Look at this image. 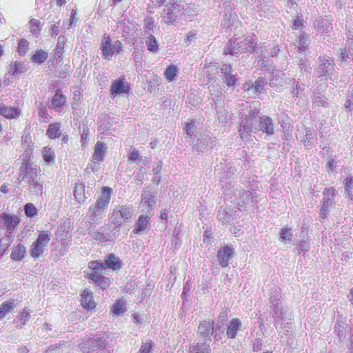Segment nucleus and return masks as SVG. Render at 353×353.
<instances>
[{
	"mask_svg": "<svg viewBox=\"0 0 353 353\" xmlns=\"http://www.w3.org/2000/svg\"><path fill=\"white\" fill-rule=\"evenodd\" d=\"M110 118L104 117L101 119L99 125V130L101 134L105 133L111 129V123L110 122Z\"/></svg>",
	"mask_w": 353,
	"mask_h": 353,
	"instance_id": "57",
	"label": "nucleus"
},
{
	"mask_svg": "<svg viewBox=\"0 0 353 353\" xmlns=\"http://www.w3.org/2000/svg\"><path fill=\"white\" fill-rule=\"evenodd\" d=\"M125 311V303L123 300H118L114 305L112 312L115 314H121Z\"/></svg>",
	"mask_w": 353,
	"mask_h": 353,
	"instance_id": "56",
	"label": "nucleus"
},
{
	"mask_svg": "<svg viewBox=\"0 0 353 353\" xmlns=\"http://www.w3.org/2000/svg\"><path fill=\"white\" fill-rule=\"evenodd\" d=\"M257 39L253 34L248 35L242 41L237 42V50L233 51L234 53L252 52L255 50L256 47Z\"/></svg>",
	"mask_w": 353,
	"mask_h": 353,
	"instance_id": "9",
	"label": "nucleus"
},
{
	"mask_svg": "<svg viewBox=\"0 0 353 353\" xmlns=\"http://www.w3.org/2000/svg\"><path fill=\"white\" fill-rule=\"evenodd\" d=\"M302 141L307 149H310L317 144V138L310 129L305 128V134L303 137Z\"/></svg>",
	"mask_w": 353,
	"mask_h": 353,
	"instance_id": "24",
	"label": "nucleus"
},
{
	"mask_svg": "<svg viewBox=\"0 0 353 353\" xmlns=\"http://www.w3.org/2000/svg\"><path fill=\"white\" fill-rule=\"evenodd\" d=\"M89 234L93 240L98 243L107 242L111 239L110 230L106 227H101L97 230H92Z\"/></svg>",
	"mask_w": 353,
	"mask_h": 353,
	"instance_id": "13",
	"label": "nucleus"
},
{
	"mask_svg": "<svg viewBox=\"0 0 353 353\" xmlns=\"http://www.w3.org/2000/svg\"><path fill=\"white\" fill-rule=\"evenodd\" d=\"M61 124L59 123H50L48 125L46 134L50 139H55L59 137L61 134Z\"/></svg>",
	"mask_w": 353,
	"mask_h": 353,
	"instance_id": "41",
	"label": "nucleus"
},
{
	"mask_svg": "<svg viewBox=\"0 0 353 353\" xmlns=\"http://www.w3.org/2000/svg\"><path fill=\"white\" fill-rule=\"evenodd\" d=\"M234 253V249L230 246H224L221 248L217 253V258L219 265L225 268L228 265L229 260L232 258Z\"/></svg>",
	"mask_w": 353,
	"mask_h": 353,
	"instance_id": "15",
	"label": "nucleus"
},
{
	"mask_svg": "<svg viewBox=\"0 0 353 353\" xmlns=\"http://www.w3.org/2000/svg\"><path fill=\"white\" fill-rule=\"evenodd\" d=\"M48 57V54L43 50L36 51L32 55L31 61L36 63H42L46 61Z\"/></svg>",
	"mask_w": 353,
	"mask_h": 353,
	"instance_id": "46",
	"label": "nucleus"
},
{
	"mask_svg": "<svg viewBox=\"0 0 353 353\" xmlns=\"http://www.w3.org/2000/svg\"><path fill=\"white\" fill-rule=\"evenodd\" d=\"M40 168L38 165L29 161L24 162L19 169V180L27 185L33 183L37 180Z\"/></svg>",
	"mask_w": 353,
	"mask_h": 353,
	"instance_id": "3",
	"label": "nucleus"
},
{
	"mask_svg": "<svg viewBox=\"0 0 353 353\" xmlns=\"http://www.w3.org/2000/svg\"><path fill=\"white\" fill-rule=\"evenodd\" d=\"M44 353H69V348L65 345H52Z\"/></svg>",
	"mask_w": 353,
	"mask_h": 353,
	"instance_id": "52",
	"label": "nucleus"
},
{
	"mask_svg": "<svg viewBox=\"0 0 353 353\" xmlns=\"http://www.w3.org/2000/svg\"><path fill=\"white\" fill-rule=\"evenodd\" d=\"M42 157H43V160L48 164H51L54 162V158H55L54 152H53V150L51 148H50L48 147L43 148V149L42 150Z\"/></svg>",
	"mask_w": 353,
	"mask_h": 353,
	"instance_id": "47",
	"label": "nucleus"
},
{
	"mask_svg": "<svg viewBox=\"0 0 353 353\" xmlns=\"http://www.w3.org/2000/svg\"><path fill=\"white\" fill-rule=\"evenodd\" d=\"M183 9L179 3H170L163 9L161 17L165 23H173Z\"/></svg>",
	"mask_w": 353,
	"mask_h": 353,
	"instance_id": "8",
	"label": "nucleus"
},
{
	"mask_svg": "<svg viewBox=\"0 0 353 353\" xmlns=\"http://www.w3.org/2000/svg\"><path fill=\"white\" fill-rule=\"evenodd\" d=\"M191 353H210V349L205 343L197 344L190 348Z\"/></svg>",
	"mask_w": 353,
	"mask_h": 353,
	"instance_id": "53",
	"label": "nucleus"
},
{
	"mask_svg": "<svg viewBox=\"0 0 353 353\" xmlns=\"http://www.w3.org/2000/svg\"><path fill=\"white\" fill-rule=\"evenodd\" d=\"M129 91L130 86L127 83L125 82L124 78L114 81L112 83L110 92L111 94L114 96L128 94Z\"/></svg>",
	"mask_w": 353,
	"mask_h": 353,
	"instance_id": "14",
	"label": "nucleus"
},
{
	"mask_svg": "<svg viewBox=\"0 0 353 353\" xmlns=\"http://www.w3.org/2000/svg\"><path fill=\"white\" fill-rule=\"evenodd\" d=\"M152 342L150 340H146L142 342L141 345L137 353H151L152 348Z\"/></svg>",
	"mask_w": 353,
	"mask_h": 353,
	"instance_id": "60",
	"label": "nucleus"
},
{
	"mask_svg": "<svg viewBox=\"0 0 353 353\" xmlns=\"http://www.w3.org/2000/svg\"><path fill=\"white\" fill-rule=\"evenodd\" d=\"M313 104L316 106L327 107L328 102L326 98L320 93H314L312 96Z\"/></svg>",
	"mask_w": 353,
	"mask_h": 353,
	"instance_id": "48",
	"label": "nucleus"
},
{
	"mask_svg": "<svg viewBox=\"0 0 353 353\" xmlns=\"http://www.w3.org/2000/svg\"><path fill=\"white\" fill-rule=\"evenodd\" d=\"M270 0H256V12L259 13L261 17H265V14L270 11Z\"/></svg>",
	"mask_w": 353,
	"mask_h": 353,
	"instance_id": "34",
	"label": "nucleus"
},
{
	"mask_svg": "<svg viewBox=\"0 0 353 353\" xmlns=\"http://www.w3.org/2000/svg\"><path fill=\"white\" fill-rule=\"evenodd\" d=\"M336 190L334 188H325L323 192V204L333 207L334 205V197Z\"/></svg>",
	"mask_w": 353,
	"mask_h": 353,
	"instance_id": "26",
	"label": "nucleus"
},
{
	"mask_svg": "<svg viewBox=\"0 0 353 353\" xmlns=\"http://www.w3.org/2000/svg\"><path fill=\"white\" fill-rule=\"evenodd\" d=\"M88 277L102 289H105L109 286L110 279L102 276L101 274L90 273Z\"/></svg>",
	"mask_w": 353,
	"mask_h": 353,
	"instance_id": "29",
	"label": "nucleus"
},
{
	"mask_svg": "<svg viewBox=\"0 0 353 353\" xmlns=\"http://www.w3.org/2000/svg\"><path fill=\"white\" fill-rule=\"evenodd\" d=\"M314 26L316 28L317 31L321 34H327L330 32L332 30V23L329 19L326 18H318L315 21Z\"/></svg>",
	"mask_w": 353,
	"mask_h": 353,
	"instance_id": "21",
	"label": "nucleus"
},
{
	"mask_svg": "<svg viewBox=\"0 0 353 353\" xmlns=\"http://www.w3.org/2000/svg\"><path fill=\"white\" fill-rule=\"evenodd\" d=\"M241 321L239 319H232L229 323L227 327V336L230 339H234L236 336L237 332L241 329Z\"/></svg>",
	"mask_w": 353,
	"mask_h": 353,
	"instance_id": "22",
	"label": "nucleus"
},
{
	"mask_svg": "<svg viewBox=\"0 0 353 353\" xmlns=\"http://www.w3.org/2000/svg\"><path fill=\"white\" fill-rule=\"evenodd\" d=\"M40 21L36 19H32L30 21V32L32 33L33 35L38 36L40 34Z\"/></svg>",
	"mask_w": 353,
	"mask_h": 353,
	"instance_id": "58",
	"label": "nucleus"
},
{
	"mask_svg": "<svg viewBox=\"0 0 353 353\" xmlns=\"http://www.w3.org/2000/svg\"><path fill=\"white\" fill-rule=\"evenodd\" d=\"M259 132L261 131L268 136H272L274 134V125L272 119L266 115L259 117Z\"/></svg>",
	"mask_w": 353,
	"mask_h": 353,
	"instance_id": "12",
	"label": "nucleus"
},
{
	"mask_svg": "<svg viewBox=\"0 0 353 353\" xmlns=\"http://www.w3.org/2000/svg\"><path fill=\"white\" fill-rule=\"evenodd\" d=\"M65 97L61 92V91H57L52 99V105L53 108L56 111H59L60 109L65 105Z\"/></svg>",
	"mask_w": 353,
	"mask_h": 353,
	"instance_id": "30",
	"label": "nucleus"
},
{
	"mask_svg": "<svg viewBox=\"0 0 353 353\" xmlns=\"http://www.w3.org/2000/svg\"><path fill=\"white\" fill-rule=\"evenodd\" d=\"M14 307H15V305L12 300L4 302L2 304H1L0 305V319H2L3 318H4Z\"/></svg>",
	"mask_w": 353,
	"mask_h": 353,
	"instance_id": "45",
	"label": "nucleus"
},
{
	"mask_svg": "<svg viewBox=\"0 0 353 353\" xmlns=\"http://www.w3.org/2000/svg\"><path fill=\"white\" fill-rule=\"evenodd\" d=\"M81 305L88 310H94L96 307V303L93 300L92 292L86 288L83 290L81 294Z\"/></svg>",
	"mask_w": 353,
	"mask_h": 353,
	"instance_id": "17",
	"label": "nucleus"
},
{
	"mask_svg": "<svg viewBox=\"0 0 353 353\" xmlns=\"http://www.w3.org/2000/svg\"><path fill=\"white\" fill-rule=\"evenodd\" d=\"M345 190V191H350L353 190V176H347L346 177Z\"/></svg>",
	"mask_w": 353,
	"mask_h": 353,
	"instance_id": "64",
	"label": "nucleus"
},
{
	"mask_svg": "<svg viewBox=\"0 0 353 353\" xmlns=\"http://www.w3.org/2000/svg\"><path fill=\"white\" fill-rule=\"evenodd\" d=\"M285 81V75L280 71H275L272 73V77L269 80L271 87L282 86Z\"/></svg>",
	"mask_w": 353,
	"mask_h": 353,
	"instance_id": "27",
	"label": "nucleus"
},
{
	"mask_svg": "<svg viewBox=\"0 0 353 353\" xmlns=\"http://www.w3.org/2000/svg\"><path fill=\"white\" fill-rule=\"evenodd\" d=\"M74 196L76 200L79 203L83 202L85 201V186L83 183H76L74 191Z\"/></svg>",
	"mask_w": 353,
	"mask_h": 353,
	"instance_id": "43",
	"label": "nucleus"
},
{
	"mask_svg": "<svg viewBox=\"0 0 353 353\" xmlns=\"http://www.w3.org/2000/svg\"><path fill=\"white\" fill-rule=\"evenodd\" d=\"M145 45L147 49L152 53H157L159 50L158 41L152 34L146 37Z\"/></svg>",
	"mask_w": 353,
	"mask_h": 353,
	"instance_id": "40",
	"label": "nucleus"
},
{
	"mask_svg": "<svg viewBox=\"0 0 353 353\" xmlns=\"http://www.w3.org/2000/svg\"><path fill=\"white\" fill-rule=\"evenodd\" d=\"M106 268H110L113 270H119L121 267V263L119 257L114 254H110L104 262Z\"/></svg>",
	"mask_w": 353,
	"mask_h": 353,
	"instance_id": "31",
	"label": "nucleus"
},
{
	"mask_svg": "<svg viewBox=\"0 0 353 353\" xmlns=\"http://www.w3.org/2000/svg\"><path fill=\"white\" fill-rule=\"evenodd\" d=\"M293 236L292 229L290 228H283L280 233V240L283 242H291L292 237Z\"/></svg>",
	"mask_w": 353,
	"mask_h": 353,
	"instance_id": "55",
	"label": "nucleus"
},
{
	"mask_svg": "<svg viewBox=\"0 0 353 353\" xmlns=\"http://www.w3.org/2000/svg\"><path fill=\"white\" fill-rule=\"evenodd\" d=\"M218 328L220 329L221 326L217 325L214 327V321L204 320L199 323L197 332L200 336H204L206 340L210 341L214 331H216Z\"/></svg>",
	"mask_w": 353,
	"mask_h": 353,
	"instance_id": "11",
	"label": "nucleus"
},
{
	"mask_svg": "<svg viewBox=\"0 0 353 353\" xmlns=\"http://www.w3.org/2000/svg\"><path fill=\"white\" fill-rule=\"evenodd\" d=\"M111 192L110 188L103 187L101 196L93 205L90 206L87 214L90 223H96L103 217V212L110 200Z\"/></svg>",
	"mask_w": 353,
	"mask_h": 353,
	"instance_id": "1",
	"label": "nucleus"
},
{
	"mask_svg": "<svg viewBox=\"0 0 353 353\" xmlns=\"http://www.w3.org/2000/svg\"><path fill=\"white\" fill-rule=\"evenodd\" d=\"M89 268L93 271L92 273L101 274L102 270L106 269V266L104 263L100 262L99 261H93L89 263L88 265Z\"/></svg>",
	"mask_w": 353,
	"mask_h": 353,
	"instance_id": "50",
	"label": "nucleus"
},
{
	"mask_svg": "<svg viewBox=\"0 0 353 353\" xmlns=\"http://www.w3.org/2000/svg\"><path fill=\"white\" fill-rule=\"evenodd\" d=\"M271 302L273 304V318L274 321V326L276 327L279 321L284 320V307L282 306L281 302L278 299L270 298Z\"/></svg>",
	"mask_w": 353,
	"mask_h": 353,
	"instance_id": "16",
	"label": "nucleus"
},
{
	"mask_svg": "<svg viewBox=\"0 0 353 353\" xmlns=\"http://www.w3.org/2000/svg\"><path fill=\"white\" fill-rule=\"evenodd\" d=\"M260 111L255 108L250 110L248 114L242 120L239 125V134L241 138L247 139L250 133H257L259 132L258 119H259Z\"/></svg>",
	"mask_w": 353,
	"mask_h": 353,
	"instance_id": "2",
	"label": "nucleus"
},
{
	"mask_svg": "<svg viewBox=\"0 0 353 353\" xmlns=\"http://www.w3.org/2000/svg\"><path fill=\"white\" fill-rule=\"evenodd\" d=\"M50 239L51 236L48 231L40 232L37 239L32 243L30 250V256L34 259L40 257Z\"/></svg>",
	"mask_w": 353,
	"mask_h": 353,
	"instance_id": "4",
	"label": "nucleus"
},
{
	"mask_svg": "<svg viewBox=\"0 0 353 353\" xmlns=\"http://www.w3.org/2000/svg\"><path fill=\"white\" fill-rule=\"evenodd\" d=\"M107 149L108 148L105 143L97 141L94 145V153L92 158L97 161H103Z\"/></svg>",
	"mask_w": 353,
	"mask_h": 353,
	"instance_id": "23",
	"label": "nucleus"
},
{
	"mask_svg": "<svg viewBox=\"0 0 353 353\" xmlns=\"http://www.w3.org/2000/svg\"><path fill=\"white\" fill-rule=\"evenodd\" d=\"M101 49L103 57L109 58L114 53L120 52L122 49V43L119 40L112 43L110 36L105 34L102 38Z\"/></svg>",
	"mask_w": 353,
	"mask_h": 353,
	"instance_id": "6",
	"label": "nucleus"
},
{
	"mask_svg": "<svg viewBox=\"0 0 353 353\" xmlns=\"http://www.w3.org/2000/svg\"><path fill=\"white\" fill-rule=\"evenodd\" d=\"M26 71V68L23 63L14 61L10 64L8 73L12 76H17Z\"/></svg>",
	"mask_w": 353,
	"mask_h": 353,
	"instance_id": "38",
	"label": "nucleus"
},
{
	"mask_svg": "<svg viewBox=\"0 0 353 353\" xmlns=\"http://www.w3.org/2000/svg\"><path fill=\"white\" fill-rule=\"evenodd\" d=\"M213 141L210 137L205 135L197 141V150L205 152L212 147Z\"/></svg>",
	"mask_w": 353,
	"mask_h": 353,
	"instance_id": "36",
	"label": "nucleus"
},
{
	"mask_svg": "<svg viewBox=\"0 0 353 353\" xmlns=\"http://www.w3.org/2000/svg\"><path fill=\"white\" fill-rule=\"evenodd\" d=\"M319 59L320 63L315 70L316 76L321 80L331 79L335 72L334 60L321 57Z\"/></svg>",
	"mask_w": 353,
	"mask_h": 353,
	"instance_id": "5",
	"label": "nucleus"
},
{
	"mask_svg": "<svg viewBox=\"0 0 353 353\" xmlns=\"http://www.w3.org/2000/svg\"><path fill=\"white\" fill-rule=\"evenodd\" d=\"M297 42L299 43V53L302 54L305 52L308 46L307 34L305 32L301 33L299 37V41Z\"/></svg>",
	"mask_w": 353,
	"mask_h": 353,
	"instance_id": "49",
	"label": "nucleus"
},
{
	"mask_svg": "<svg viewBox=\"0 0 353 353\" xmlns=\"http://www.w3.org/2000/svg\"><path fill=\"white\" fill-rule=\"evenodd\" d=\"M30 318L31 315L29 311L26 309H23L20 315H19L16 319H14V322L16 324L17 327L22 328L30 319Z\"/></svg>",
	"mask_w": 353,
	"mask_h": 353,
	"instance_id": "37",
	"label": "nucleus"
},
{
	"mask_svg": "<svg viewBox=\"0 0 353 353\" xmlns=\"http://www.w3.org/2000/svg\"><path fill=\"white\" fill-rule=\"evenodd\" d=\"M236 43L237 42L235 40L230 39L224 48V54L231 55L239 54V53L233 52V51L239 50Z\"/></svg>",
	"mask_w": 353,
	"mask_h": 353,
	"instance_id": "51",
	"label": "nucleus"
},
{
	"mask_svg": "<svg viewBox=\"0 0 353 353\" xmlns=\"http://www.w3.org/2000/svg\"><path fill=\"white\" fill-rule=\"evenodd\" d=\"M65 45V37L60 35L58 37L57 43L55 48L54 57H61Z\"/></svg>",
	"mask_w": 353,
	"mask_h": 353,
	"instance_id": "54",
	"label": "nucleus"
},
{
	"mask_svg": "<svg viewBox=\"0 0 353 353\" xmlns=\"http://www.w3.org/2000/svg\"><path fill=\"white\" fill-rule=\"evenodd\" d=\"M178 72V67L176 65L171 64L166 68L164 76L169 82H171L176 79Z\"/></svg>",
	"mask_w": 353,
	"mask_h": 353,
	"instance_id": "39",
	"label": "nucleus"
},
{
	"mask_svg": "<svg viewBox=\"0 0 353 353\" xmlns=\"http://www.w3.org/2000/svg\"><path fill=\"white\" fill-rule=\"evenodd\" d=\"M26 252V247L21 243H19L12 248L10 258L13 261H21L24 258Z\"/></svg>",
	"mask_w": 353,
	"mask_h": 353,
	"instance_id": "28",
	"label": "nucleus"
},
{
	"mask_svg": "<svg viewBox=\"0 0 353 353\" xmlns=\"http://www.w3.org/2000/svg\"><path fill=\"white\" fill-rule=\"evenodd\" d=\"M20 114V110L17 108L2 106L0 108V114L8 119L17 117Z\"/></svg>",
	"mask_w": 353,
	"mask_h": 353,
	"instance_id": "32",
	"label": "nucleus"
},
{
	"mask_svg": "<svg viewBox=\"0 0 353 353\" xmlns=\"http://www.w3.org/2000/svg\"><path fill=\"white\" fill-rule=\"evenodd\" d=\"M30 192L37 196H41L43 194V186L42 183L38 180L28 184Z\"/></svg>",
	"mask_w": 353,
	"mask_h": 353,
	"instance_id": "44",
	"label": "nucleus"
},
{
	"mask_svg": "<svg viewBox=\"0 0 353 353\" xmlns=\"http://www.w3.org/2000/svg\"><path fill=\"white\" fill-rule=\"evenodd\" d=\"M265 80L262 77L258 78L252 85V87L255 90L256 92L261 93L263 90Z\"/></svg>",
	"mask_w": 353,
	"mask_h": 353,
	"instance_id": "61",
	"label": "nucleus"
},
{
	"mask_svg": "<svg viewBox=\"0 0 353 353\" xmlns=\"http://www.w3.org/2000/svg\"><path fill=\"white\" fill-rule=\"evenodd\" d=\"M132 210L127 205H119L112 212V222L117 225H123L126 221L131 219Z\"/></svg>",
	"mask_w": 353,
	"mask_h": 353,
	"instance_id": "7",
	"label": "nucleus"
},
{
	"mask_svg": "<svg viewBox=\"0 0 353 353\" xmlns=\"http://www.w3.org/2000/svg\"><path fill=\"white\" fill-rule=\"evenodd\" d=\"M95 341L96 339H89L83 341L79 345L80 350L83 353L94 352L97 350V347H95Z\"/></svg>",
	"mask_w": 353,
	"mask_h": 353,
	"instance_id": "33",
	"label": "nucleus"
},
{
	"mask_svg": "<svg viewBox=\"0 0 353 353\" xmlns=\"http://www.w3.org/2000/svg\"><path fill=\"white\" fill-rule=\"evenodd\" d=\"M157 203V199L153 192L150 190H145L141 194V204L145 206L146 210L152 208Z\"/></svg>",
	"mask_w": 353,
	"mask_h": 353,
	"instance_id": "19",
	"label": "nucleus"
},
{
	"mask_svg": "<svg viewBox=\"0 0 353 353\" xmlns=\"http://www.w3.org/2000/svg\"><path fill=\"white\" fill-rule=\"evenodd\" d=\"M347 47L348 52L350 53V54H346V48L341 50L340 56L341 61L347 62L353 60V40H348Z\"/></svg>",
	"mask_w": 353,
	"mask_h": 353,
	"instance_id": "42",
	"label": "nucleus"
},
{
	"mask_svg": "<svg viewBox=\"0 0 353 353\" xmlns=\"http://www.w3.org/2000/svg\"><path fill=\"white\" fill-rule=\"evenodd\" d=\"M234 199L232 201L234 204H237L239 206V210L243 208V205L249 202L250 199V193L245 192L242 190H235L234 192Z\"/></svg>",
	"mask_w": 353,
	"mask_h": 353,
	"instance_id": "20",
	"label": "nucleus"
},
{
	"mask_svg": "<svg viewBox=\"0 0 353 353\" xmlns=\"http://www.w3.org/2000/svg\"><path fill=\"white\" fill-rule=\"evenodd\" d=\"M218 218L223 223H228L231 221L230 216L228 214L225 210L219 211Z\"/></svg>",
	"mask_w": 353,
	"mask_h": 353,
	"instance_id": "63",
	"label": "nucleus"
},
{
	"mask_svg": "<svg viewBox=\"0 0 353 353\" xmlns=\"http://www.w3.org/2000/svg\"><path fill=\"white\" fill-rule=\"evenodd\" d=\"M150 220V218L148 215L142 214L139 216L136 223V228L134 229L133 232L137 234H141L149 225Z\"/></svg>",
	"mask_w": 353,
	"mask_h": 353,
	"instance_id": "25",
	"label": "nucleus"
},
{
	"mask_svg": "<svg viewBox=\"0 0 353 353\" xmlns=\"http://www.w3.org/2000/svg\"><path fill=\"white\" fill-rule=\"evenodd\" d=\"M1 218L3 219L8 230L7 237L11 238L14 229L19 223V219L16 215L10 216L4 213L1 214Z\"/></svg>",
	"mask_w": 353,
	"mask_h": 353,
	"instance_id": "18",
	"label": "nucleus"
},
{
	"mask_svg": "<svg viewBox=\"0 0 353 353\" xmlns=\"http://www.w3.org/2000/svg\"><path fill=\"white\" fill-rule=\"evenodd\" d=\"M95 347L97 350L94 353H112V349L110 346H108L106 341L101 337L96 338Z\"/></svg>",
	"mask_w": 353,
	"mask_h": 353,
	"instance_id": "35",
	"label": "nucleus"
},
{
	"mask_svg": "<svg viewBox=\"0 0 353 353\" xmlns=\"http://www.w3.org/2000/svg\"><path fill=\"white\" fill-rule=\"evenodd\" d=\"M25 213L28 217H33L37 214V210L32 203H27L24 208Z\"/></svg>",
	"mask_w": 353,
	"mask_h": 353,
	"instance_id": "62",
	"label": "nucleus"
},
{
	"mask_svg": "<svg viewBox=\"0 0 353 353\" xmlns=\"http://www.w3.org/2000/svg\"><path fill=\"white\" fill-rule=\"evenodd\" d=\"M238 24L239 21L236 14L232 11L230 6L225 7L223 19L221 23V28L232 31V27L236 28Z\"/></svg>",
	"mask_w": 353,
	"mask_h": 353,
	"instance_id": "10",
	"label": "nucleus"
},
{
	"mask_svg": "<svg viewBox=\"0 0 353 353\" xmlns=\"http://www.w3.org/2000/svg\"><path fill=\"white\" fill-rule=\"evenodd\" d=\"M29 42L25 39H21L19 40L17 47V52L21 55H24L28 50Z\"/></svg>",
	"mask_w": 353,
	"mask_h": 353,
	"instance_id": "59",
	"label": "nucleus"
}]
</instances>
